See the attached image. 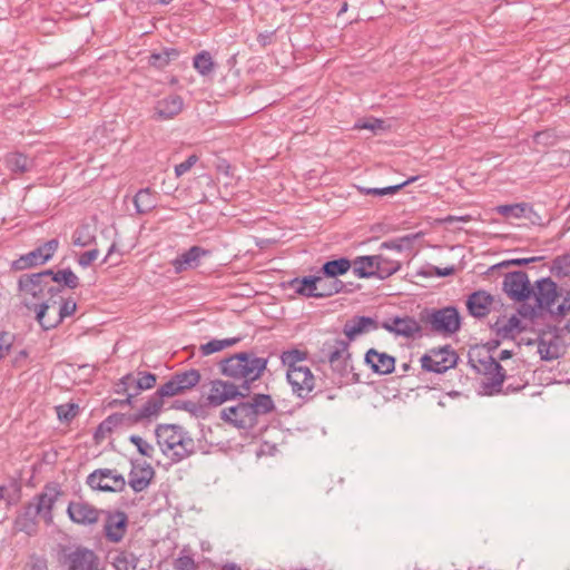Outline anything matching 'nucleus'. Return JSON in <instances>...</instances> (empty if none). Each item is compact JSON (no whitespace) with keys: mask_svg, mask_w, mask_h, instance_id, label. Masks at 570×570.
<instances>
[{"mask_svg":"<svg viewBox=\"0 0 570 570\" xmlns=\"http://www.w3.org/2000/svg\"><path fill=\"white\" fill-rule=\"evenodd\" d=\"M275 410V403L268 394H255L245 402L227 406L220 411V419L237 428H254L261 415H266Z\"/></svg>","mask_w":570,"mask_h":570,"instance_id":"1","label":"nucleus"},{"mask_svg":"<svg viewBox=\"0 0 570 570\" xmlns=\"http://www.w3.org/2000/svg\"><path fill=\"white\" fill-rule=\"evenodd\" d=\"M52 271L21 275L18 281L19 297L23 305L37 312L43 302H51L60 288L50 284Z\"/></svg>","mask_w":570,"mask_h":570,"instance_id":"2","label":"nucleus"},{"mask_svg":"<svg viewBox=\"0 0 570 570\" xmlns=\"http://www.w3.org/2000/svg\"><path fill=\"white\" fill-rule=\"evenodd\" d=\"M321 352L327 358L338 384H351L358 380L354 372L348 342L338 337L326 338L322 344Z\"/></svg>","mask_w":570,"mask_h":570,"instance_id":"3","label":"nucleus"},{"mask_svg":"<svg viewBox=\"0 0 570 570\" xmlns=\"http://www.w3.org/2000/svg\"><path fill=\"white\" fill-rule=\"evenodd\" d=\"M267 358L258 357L253 353H238L220 363L222 373L233 380L244 381L243 387L247 392L249 384L258 380L266 370Z\"/></svg>","mask_w":570,"mask_h":570,"instance_id":"4","label":"nucleus"},{"mask_svg":"<svg viewBox=\"0 0 570 570\" xmlns=\"http://www.w3.org/2000/svg\"><path fill=\"white\" fill-rule=\"evenodd\" d=\"M156 438L163 453L174 462L186 459L195 450L194 440L179 425H159L156 429Z\"/></svg>","mask_w":570,"mask_h":570,"instance_id":"5","label":"nucleus"},{"mask_svg":"<svg viewBox=\"0 0 570 570\" xmlns=\"http://www.w3.org/2000/svg\"><path fill=\"white\" fill-rule=\"evenodd\" d=\"M420 322L429 326L431 332L443 336H451L461 327L460 314L453 306L426 308L420 313Z\"/></svg>","mask_w":570,"mask_h":570,"instance_id":"6","label":"nucleus"},{"mask_svg":"<svg viewBox=\"0 0 570 570\" xmlns=\"http://www.w3.org/2000/svg\"><path fill=\"white\" fill-rule=\"evenodd\" d=\"M411 246V238L409 236L384 242L381 244V249H387L393 252L394 255H387L384 253H380L375 255L379 271V277L384 279L395 274L401 268V259L400 256L404 250L409 249Z\"/></svg>","mask_w":570,"mask_h":570,"instance_id":"7","label":"nucleus"},{"mask_svg":"<svg viewBox=\"0 0 570 570\" xmlns=\"http://www.w3.org/2000/svg\"><path fill=\"white\" fill-rule=\"evenodd\" d=\"M60 495L56 487H46L43 492L36 495L31 502L26 507L24 515L32 524L36 523V518L40 517L46 523L52 522V509Z\"/></svg>","mask_w":570,"mask_h":570,"instance_id":"8","label":"nucleus"},{"mask_svg":"<svg viewBox=\"0 0 570 570\" xmlns=\"http://www.w3.org/2000/svg\"><path fill=\"white\" fill-rule=\"evenodd\" d=\"M156 382V375L149 372H138L136 375L132 373L126 374L119 380L116 389L118 394L127 395L124 401H120V404L130 405L135 396L142 391L153 389Z\"/></svg>","mask_w":570,"mask_h":570,"instance_id":"9","label":"nucleus"},{"mask_svg":"<svg viewBox=\"0 0 570 570\" xmlns=\"http://www.w3.org/2000/svg\"><path fill=\"white\" fill-rule=\"evenodd\" d=\"M56 302H43L37 311V321L46 331L55 328L66 317L71 316L76 309L77 304L73 299L63 301L58 308Z\"/></svg>","mask_w":570,"mask_h":570,"instance_id":"10","label":"nucleus"},{"mask_svg":"<svg viewBox=\"0 0 570 570\" xmlns=\"http://www.w3.org/2000/svg\"><path fill=\"white\" fill-rule=\"evenodd\" d=\"M59 248V240L57 238L50 239L42 245L38 246L33 250L21 255L18 259L12 263V268L22 271L39 265H43L49 262L57 249Z\"/></svg>","mask_w":570,"mask_h":570,"instance_id":"11","label":"nucleus"},{"mask_svg":"<svg viewBox=\"0 0 570 570\" xmlns=\"http://www.w3.org/2000/svg\"><path fill=\"white\" fill-rule=\"evenodd\" d=\"M88 485L94 490L106 492H120L126 487L122 474L111 469H99L88 475Z\"/></svg>","mask_w":570,"mask_h":570,"instance_id":"12","label":"nucleus"},{"mask_svg":"<svg viewBox=\"0 0 570 570\" xmlns=\"http://www.w3.org/2000/svg\"><path fill=\"white\" fill-rule=\"evenodd\" d=\"M200 373L197 370H188L175 373L171 379L161 385V394L173 397L191 390L200 382Z\"/></svg>","mask_w":570,"mask_h":570,"instance_id":"13","label":"nucleus"},{"mask_svg":"<svg viewBox=\"0 0 570 570\" xmlns=\"http://www.w3.org/2000/svg\"><path fill=\"white\" fill-rule=\"evenodd\" d=\"M503 291L515 302H524L532 294L528 275L521 271L508 273L504 276Z\"/></svg>","mask_w":570,"mask_h":570,"instance_id":"14","label":"nucleus"},{"mask_svg":"<svg viewBox=\"0 0 570 570\" xmlns=\"http://www.w3.org/2000/svg\"><path fill=\"white\" fill-rule=\"evenodd\" d=\"M240 387L235 383L214 380L209 384L206 402L210 406H220L222 404L235 400L237 396H244Z\"/></svg>","mask_w":570,"mask_h":570,"instance_id":"15","label":"nucleus"},{"mask_svg":"<svg viewBox=\"0 0 570 570\" xmlns=\"http://www.w3.org/2000/svg\"><path fill=\"white\" fill-rule=\"evenodd\" d=\"M538 311H548L556 315V299L558 297L557 284L550 278H542L535 282L532 287Z\"/></svg>","mask_w":570,"mask_h":570,"instance_id":"16","label":"nucleus"},{"mask_svg":"<svg viewBox=\"0 0 570 570\" xmlns=\"http://www.w3.org/2000/svg\"><path fill=\"white\" fill-rule=\"evenodd\" d=\"M382 328L405 338H415L422 333L420 322L409 315L390 317L382 323Z\"/></svg>","mask_w":570,"mask_h":570,"instance_id":"17","label":"nucleus"},{"mask_svg":"<svg viewBox=\"0 0 570 570\" xmlns=\"http://www.w3.org/2000/svg\"><path fill=\"white\" fill-rule=\"evenodd\" d=\"M484 382L482 389L484 394L492 395L501 391L503 381L508 377L507 370L492 356L483 362Z\"/></svg>","mask_w":570,"mask_h":570,"instance_id":"18","label":"nucleus"},{"mask_svg":"<svg viewBox=\"0 0 570 570\" xmlns=\"http://www.w3.org/2000/svg\"><path fill=\"white\" fill-rule=\"evenodd\" d=\"M456 364V355L449 347L431 351L421 357V365L425 371L443 373Z\"/></svg>","mask_w":570,"mask_h":570,"instance_id":"19","label":"nucleus"},{"mask_svg":"<svg viewBox=\"0 0 570 570\" xmlns=\"http://www.w3.org/2000/svg\"><path fill=\"white\" fill-rule=\"evenodd\" d=\"M287 381L299 397L307 396L315 387V377L308 366L287 370Z\"/></svg>","mask_w":570,"mask_h":570,"instance_id":"20","label":"nucleus"},{"mask_svg":"<svg viewBox=\"0 0 570 570\" xmlns=\"http://www.w3.org/2000/svg\"><path fill=\"white\" fill-rule=\"evenodd\" d=\"M70 520L80 525H94L99 519L101 511L85 501H71L67 508Z\"/></svg>","mask_w":570,"mask_h":570,"instance_id":"21","label":"nucleus"},{"mask_svg":"<svg viewBox=\"0 0 570 570\" xmlns=\"http://www.w3.org/2000/svg\"><path fill=\"white\" fill-rule=\"evenodd\" d=\"M184 108V99L176 94H170L156 101L153 108V119L167 121L178 116Z\"/></svg>","mask_w":570,"mask_h":570,"instance_id":"22","label":"nucleus"},{"mask_svg":"<svg viewBox=\"0 0 570 570\" xmlns=\"http://www.w3.org/2000/svg\"><path fill=\"white\" fill-rule=\"evenodd\" d=\"M210 252L200 247V246H191L189 249L179 254L176 258H174L170 264L174 267L176 274H180L188 269L197 268L200 264L202 258L209 256Z\"/></svg>","mask_w":570,"mask_h":570,"instance_id":"23","label":"nucleus"},{"mask_svg":"<svg viewBox=\"0 0 570 570\" xmlns=\"http://www.w3.org/2000/svg\"><path fill=\"white\" fill-rule=\"evenodd\" d=\"M128 518L125 512H108L104 525L105 535L110 542H120L127 532Z\"/></svg>","mask_w":570,"mask_h":570,"instance_id":"24","label":"nucleus"},{"mask_svg":"<svg viewBox=\"0 0 570 570\" xmlns=\"http://www.w3.org/2000/svg\"><path fill=\"white\" fill-rule=\"evenodd\" d=\"M68 570H98L99 560L92 550L78 548L67 558Z\"/></svg>","mask_w":570,"mask_h":570,"instance_id":"25","label":"nucleus"},{"mask_svg":"<svg viewBox=\"0 0 570 570\" xmlns=\"http://www.w3.org/2000/svg\"><path fill=\"white\" fill-rule=\"evenodd\" d=\"M3 163L6 168L14 176L23 175L35 167V160L20 151L6 154Z\"/></svg>","mask_w":570,"mask_h":570,"instance_id":"26","label":"nucleus"},{"mask_svg":"<svg viewBox=\"0 0 570 570\" xmlns=\"http://www.w3.org/2000/svg\"><path fill=\"white\" fill-rule=\"evenodd\" d=\"M155 471L150 464H134L129 473V485L135 492H141L148 488Z\"/></svg>","mask_w":570,"mask_h":570,"instance_id":"27","label":"nucleus"},{"mask_svg":"<svg viewBox=\"0 0 570 570\" xmlns=\"http://www.w3.org/2000/svg\"><path fill=\"white\" fill-rule=\"evenodd\" d=\"M377 328L376 322L366 316H357L347 321L343 327V333L348 338V343L354 341L358 335L368 333Z\"/></svg>","mask_w":570,"mask_h":570,"instance_id":"28","label":"nucleus"},{"mask_svg":"<svg viewBox=\"0 0 570 570\" xmlns=\"http://www.w3.org/2000/svg\"><path fill=\"white\" fill-rule=\"evenodd\" d=\"M492 303L493 297L489 293L479 291L469 296L466 307L471 315L475 317H484L490 313Z\"/></svg>","mask_w":570,"mask_h":570,"instance_id":"29","label":"nucleus"},{"mask_svg":"<svg viewBox=\"0 0 570 570\" xmlns=\"http://www.w3.org/2000/svg\"><path fill=\"white\" fill-rule=\"evenodd\" d=\"M365 362L379 374H390L395 367V358L393 356L380 353L374 348L367 351Z\"/></svg>","mask_w":570,"mask_h":570,"instance_id":"30","label":"nucleus"},{"mask_svg":"<svg viewBox=\"0 0 570 570\" xmlns=\"http://www.w3.org/2000/svg\"><path fill=\"white\" fill-rule=\"evenodd\" d=\"M164 397L167 396L161 394V386H159L156 393H154L136 413V421L150 420L158 416L164 406Z\"/></svg>","mask_w":570,"mask_h":570,"instance_id":"31","label":"nucleus"},{"mask_svg":"<svg viewBox=\"0 0 570 570\" xmlns=\"http://www.w3.org/2000/svg\"><path fill=\"white\" fill-rule=\"evenodd\" d=\"M493 330L501 338H514L522 331L521 321L517 315L500 317L494 323Z\"/></svg>","mask_w":570,"mask_h":570,"instance_id":"32","label":"nucleus"},{"mask_svg":"<svg viewBox=\"0 0 570 570\" xmlns=\"http://www.w3.org/2000/svg\"><path fill=\"white\" fill-rule=\"evenodd\" d=\"M353 273L360 278L379 277L377 262L375 255L358 256L351 262Z\"/></svg>","mask_w":570,"mask_h":570,"instance_id":"33","label":"nucleus"},{"mask_svg":"<svg viewBox=\"0 0 570 570\" xmlns=\"http://www.w3.org/2000/svg\"><path fill=\"white\" fill-rule=\"evenodd\" d=\"M495 210L498 214L507 218H527L531 223H535V220L530 216V214H534V210L532 206L527 203L500 205L495 208Z\"/></svg>","mask_w":570,"mask_h":570,"instance_id":"34","label":"nucleus"},{"mask_svg":"<svg viewBox=\"0 0 570 570\" xmlns=\"http://www.w3.org/2000/svg\"><path fill=\"white\" fill-rule=\"evenodd\" d=\"M134 205L138 214H147L157 205V197L150 188L140 189L134 197Z\"/></svg>","mask_w":570,"mask_h":570,"instance_id":"35","label":"nucleus"},{"mask_svg":"<svg viewBox=\"0 0 570 570\" xmlns=\"http://www.w3.org/2000/svg\"><path fill=\"white\" fill-rule=\"evenodd\" d=\"M343 283L337 279H332L325 275L316 276V297H328L342 291Z\"/></svg>","mask_w":570,"mask_h":570,"instance_id":"36","label":"nucleus"},{"mask_svg":"<svg viewBox=\"0 0 570 570\" xmlns=\"http://www.w3.org/2000/svg\"><path fill=\"white\" fill-rule=\"evenodd\" d=\"M289 285L291 288H293L294 292L299 295L306 297H316V276L295 278L289 283Z\"/></svg>","mask_w":570,"mask_h":570,"instance_id":"37","label":"nucleus"},{"mask_svg":"<svg viewBox=\"0 0 570 570\" xmlns=\"http://www.w3.org/2000/svg\"><path fill=\"white\" fill-rule=\"evenodd\" d=\"M352 264L351 261L347 258H340L326 262L322 267V273L332 278L335 279L336 276L343 275L347 273L351 268Z\"/></svg>","mask_w":570,"mask_h":570,"instance_id":"38","label":"nucleus"},{"mask_svg":"<svg viewBox=\"0 0 570 570\" xmlns=\"http://www.w3.org/2000/svg\"><path fill=\"white\" fill-rule=\"evenodd\" d=\"M538 352L542 360L551 361L556 360L560 355V346L556 338L542 337L538 344Z\"/></svg>","mask_w":570,"mask_h":570,"instance_id":"39","label":"nucleus"},{"mask_svg":"<svg viewBox=\"0 0 570 570\" xmlns=\"http://www.w3.org/2000/svg\"><path fill=\"white\" fill-rule=\"evenodd\" d=\"M193 66L204 77L212 75L215 69V62L208 51L197 53L194 57Z\"/></svg>","mask_w":570,"mask_h":570,"instance_id":"40","label":"nucleus"},{"mask_svg":"<svg viewBox=\"0 0 570 570\" xmlns=\"http://www.w3.org/2000/svg\"><path fill=\"white\" fill-rule=\"evenodd\" d=\"M137 558L129 551H117L112 558V567L115 570H136Z\"/></svg>","mask_w":570,"mask_h":570,"instance_id":"41","label":"nucleus"},{"mask_svg":"<svg viewBox=\"0 0 570 570\" xmlns=\"http://www.w3.org/2000/svg\"><path fill=\"white\" fill-rule=\"evenodd\" d=\"M95 234L90 225L79 226L72 234V244L78 247H86L94 243Z\"/></svg>","mask_w":570,"mask_h":570,"instance_id":"42","label":"nucleus"},{"mask_svg":"<svg viewBox=\"0 0 570 570\" xmlns=\"http://www.w3.org/2000/svg\"><path fill=\"white\" fill-rule=\"evenodd\" d=\"M50 284L52 283H59L63 284L65 286L69 288H76L79 285V278L78 276L69 268L58 271L57 273L51 274Z\"/></svg>","mask_w":570,"mask_h":570,"instance_id":"43","label":"nucleus"},{"mask_svg":"<svg viewBox=\"0 0 570 570\" xmlns=\"http://www.w3.org/2000/svg\"><path fill=\"white\" fill-rule=\"evenodd\" d=\"M306 358V353L299 350H291L282 353V363L287 366V370L294 367L305 366L302 362Z\"/></svg>","mask_w":570,"mask_h":570,"instance_id":"44","label":"nucleus"},{"mask_svg":"<svg viewBox=\"0 0 570 570\" xmlns=\"http://www.w3.org/2000/svg\"><path fill=\"white\" fill-rule=\"evenodd\" d=\"M238 341L239 338L213 340L206 344H203L200 346V351L203 355H210L235 345Z\"/></svg>","mask_w":570,"mask_h":570,"instance_id":"45","label":"nucleus"},{"mask_svg":"<svg viewBox=\"0 0 570 570\" xmlns=\"http://www.w3.org/2000/svg\"><path fill=\"white\" fill-rule=\"evenodd\" d=\"M413 180H415V178L407 179L406 181L394 185V186H387V187H383V188H361V190L365 195L383 197V196L396 194L402 187L406 186L407 184H410Z\"/></svg>","mask_w":570,"mask_h":570,"instance_id":"46","label":"nucleus"},{"mask_svg":"<svg viewBox=\"0 0 570 570\" xmlns=\"http://www.w3.org/2000/svg\"><path fill=\"white\" fill-rule=\"evenodd\" d=\"M130 442L132 444L136 445L138 452L144 455V456H147V458H151L153 454H154V446L147 442L146 440H144L141 436L139 435H131L129 438Z\"/></svg>","mask_w":570,"mask_h":570,"instance_id":"47","label":"nucleus"},{"mask_svg":"<svg viewBox=\"0 0 570 570\" xmlns=\"http://www.w3.org/2000/svg\"><path fill=\"white\" fill-rule=\"evenodd\" d=\"M14 343V335L10 332H0V361L11 351Z\"/></svg>","mask_w":570,"mask_h":570,"instance_id":"48","label":"nucleus"},{"mask_svg":"<svg viewBox=\"0 0 570 570\" xmlns=\"http://www.w3.org/2000/svg\"><path fill=\"white\" fill-rule=\"evenodd\" d=\"M198 157L196 155L189 156L185 161L175 166L176 177H180L186 174L197 163Z\"/></svg>","mask_w":570,"mask_h":570,"instance_id":"49","label":"nucleus"},{"mask_svg":"<svg viewBox=\"0 0 570 570\" xmlns=\"http://www.w3.org/2000/svg\"><path fill=\"white\" fill-rule=\"evenodd\" d=\"M78 406L75 404L60 405L57 407V414L60 420H70L76 416Z\"/></svg>","mask_w":570,"mask_h":570,"instance_id":"50","label":"nucleus"},{"mask_svg":"<svg viewBox=\"0 0 570 570\" xmlns=\"http://www.w3.org/2000/svg\"><path fill=\"white\" fill-rule=\"evenodd\" d=\"M175 568L177 570H196V564H195V561L191 557L189 556H180L176 561H175Z\"/></svg>","mask_w":570,"mask_h":570,"instance_id":"51","label":"nucleus"},{"mask_svg":"<svg viewBox=\"0 0 570 570\" xmlns=\"http://www.w3.org/2000/svg\"><path fill=\"white\" fill-rule=\"evenodd\" d=\"M98 255H99V252L98 249H91V250H88V252H85L82 253L79 257H78V264L81 266V267H88L91 265V263L94 261H96L98 258Z\"/></svg>","mask_w":570,"mask_h":570,"instance_id":"52","label":"nucleus"},{"mask_svg":"<svg viewBox=\"0 0 570 570\" xmlns=\"http://www.w3.org/2000/svg\"><path fill=\"white\" fill-rule=\"evenodd\" d=\"M149 63L158 69L165 68L169 62L164 51L154 52L149 57Z\"/></svg>","mask_w":570,"mask_h":570,"instance_id":"53","label":"nucleus"},{"mask_svg":"<svg viewBox=\"0 0 570 570\" xmlns=\"http://www.w3.org/2000/svg\"><path fill=\"white\" fill-rule=\"evenodd\" d=\"M356 128L368 129V130H372V131H376V130L383 128V120L373 119V120H370V121H364L362 124H357Z\"/></svg>","mask_w":570,"mask_h":570,"instance_id":"54","label":"nucleus"},{"mask_svg":"<svg viewBox=\"0 0 570 570\" xmlns=\"http://www.w3.org/2000/svg\"><path fill=\"white\" fill-rule=\"evenodd\" d=\"M570 311V289L567 292L562 302L556 306V315H564Z\"/></svg>","mask_w":570,"mask_h":570,"instance_id":"55","label":"nucleus"},{"mask_svg":"<svg viewBox=\"0 0 570 570\" xmlns=\"http://www.w3.org/2000/svg\"><path fill=\"white\" fill-rule=\"evenodd\" d=\"M27 357L28 352L26 350L20 351L12 360V365L16 367H21L22 363L27 360Z\"/></svg>","mask_w":570,"mask_h":570,"instance_id":"56","label":"nucleus"},{"mask_svg":"<svg viewBox=\"0 0 570 570\" xmlns=\"http://www.w3.org/2000/svg\"><path fill=\"white\" fill-rule=\"evenodd\" d=\"M539 257L517 258L505 262V265H525L539 261Z\"/></svg>","mask_w":570,"mask_h":570,"instance_id":"57","label":"nucleus"},{"mask_svg":"<svg viewBox=\"0 0 570 570\" xmlns=\"http://www.w3.org/2000/svg\"><path fill=\"white\" fill-rule=\"evenodd\" d=\"M471 219L470 216H454V215H450L448 216L444 222L446 223H455V222H462V223H466Z\"/></svg>","mask_w":570,"mask_h":570,"instance_id":"58","label":"nucleus"},{"mask_svg":"<svg viewBox=\"0 0 570 570\" xmlns=\"http://www.w3.org/2000/svg\"><path fill=\"white\" fill-rule=\"evenodd\" d=\"M163 51L165 52V56L168 59V62H170L171 60L177 59L178 56H179L178 50L175 49V48L164 49Z\"/></svg>","mask_w":570,"mask_h":570,"instance_id":"59","label":"nucleus"},{"mask_svg":"<svg viewBox=\"0 0 570 570\" xmlns=\"http://www.w3.org/2000/svg\"><path fill=\"white\" fill-rule=\"evenodd\" d=\"M510 357H511V352H510V351H508V350H503V351H501V352H500V354H499V360H500V361H505V360H508V358H510Z\"/></svg>","mask_w":570,"mask_h":570,"instance_id":"60","label":"nucleus"},{"mask_svg":"<svg viewBox=\"0 0 570 570\" xmlns=\"http://www.w3.org/2000/svg\"><path fill=\"white\" fill-rule=\"evenodd\" d=\"M271 37H272V33H271V35H262V33H261V35L258 36V40H259V42H261L263 46H265V45L268 42V40H269V38H271Z\"/></svg>","mask_w":570,"mask_h":570,"instance_id":"61","label":"nucleus"},{"mask_svg":"<svg viewBox=\"0 0 570 570\" xmlns=\"http://www.w3.org/2000/svg\"><path fill=\"white\" fill-rule=\"evenodd\" d=\"M547 136L546 132H537L534 138H535V141L540 142L542 138H544Z\"/></svg>","mask_w":570,"mask_h":570,"instance_id":"62","label":"nucleus"},{"mask_svg":"<svg viewBox=\"0 0 570 570\" xmlns=\"http://www.w3.org/2000/svg\"><path fill=\"white\" fill-rule=\"evenodd\" d=\"M530 216L535 220L534 224H541V217L534 212V214H530Z\"/></svg>","mask_w":570,"mask_h":570,"instance_id":"63","label":"nucleus"},{"mask_svg":"<svg viewBox=\"0 0 570 570\" xmlns=\"http://www.w3.org/2000/svg\"><path fill=\"white\" fill-rule=\"evenodd\" d=\"M451 272H452V269H451V268H450V269H448V268H446V269H443V272L439 271V272H438V274H439V275H441V276H446V275H449Z\"/></svg>","mask_w":570,"mask_h":570,"instance_id":"64","label":"nucleus"}]
</instances>
